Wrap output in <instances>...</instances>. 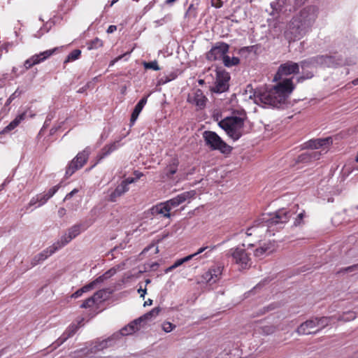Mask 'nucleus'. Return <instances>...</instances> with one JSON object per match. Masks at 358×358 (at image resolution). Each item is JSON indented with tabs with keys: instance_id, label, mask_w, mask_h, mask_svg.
Masks as SVG:
<instances>
[{
	"instance_id": "1",
	"label": "nucleus",
	"mask_w": 358,
	"mask_h": 358,
	"mask_svg": "<svg viewBox=\"0 0 358 358\" xmlns=\"http://www.w3.org/2000/svg\"><path fill=\"white\" fill-rule=\"evenodd\" d=\"M294 87L292 79L286 78L271 89H259L254 92V102L262 106L280 107L285 104Z\"/></svg>"
},
{
	"instance_id": "2",
	"label": "nucleus",
	"mask_w": 358,
	"mask_h": 358,
	"mask_svg": "<svg viewBox=\"0 0 358 358\" xmlns=\"http://www.w3.org/2000/svg\"><path fill=\"white\" fill-rule=\"evenodd\" d=\"M317 17V10L314 6L303 8L293 17L285 31V38L290 43L303 38L308 33Z\"/></svg>"
},
{
	"instance_id": "3",
	"label": "nucleus",
	"mask_w": 358,
	"mask_h": 358,
	"mask_svg": "<svg viewBox=\"0 0 358 358\" xmlns=\"http://www.w3.org/2000/svg\"><path fill=\"white\" fill-rule=\"evenodd\" d=\"M292 215L289 210L285 208L280 209L272 214L263 215L257 220L255 225L247 229L245 234L248 236H255L257 238H262L269 232L282 228L283 224L288 222Z\"/></svg>"
},
{
	"instance_id": "4",
	"label": "nucleus",
	"mask_w": 358,
	"mask_h": 358,
	"mask_svg": "<svg viewBox=\"0 0 358 358\" xmlns=\"http://www.w3.org/2000/svg\"><path fill=\"white\" fill-rule=\"evenodd\" d=\"M332 143L331 137L308 141L305 143V147L311 150L300 155L296 162L298 163H308L318 160L322 155L327 152Z\"/></svg>"
},
{
	"instance_id": "5",
	"label": "nucleus",
	"mask_w": 358,
	"mask_h": 358,
	"mask_svg": "<svg viewBox=\"0 0 358 358\" xmlns=\"http://www.w3.org/2000/svg\"><path fill=\"white\" fill-rule=\"evenodd\" d=\"M218 124L234 141L239 139L243 134L244 122L240 117H227L221 120Z\"/></svg>"
},
{
	"instance_id": "6",
	"label": "nucleus",
	"mask_w": 358,
	"mask_h": 358,
	"mask_svg": "<svg viewBox=\"0 0 358 358\" xmlns=\"http://www.w3.org/2000/svg\"><path fill=\"white\" fill-rule=\"evenodd\" d=\"M203 138L206 145L213 150H219L223 154L229 153L231 148L227 145L215 131H205Z\"/></svg>"
},
{
	"instance_id": "7",
	"label": "nucleus",
	"mask_w": 358,
	"mask_h": 358,
	"mask_svg": "<svg viewBox=\"0 0 358 358\" xmlns=\"http://www.w3.org/2000/svg\"><path fill=\"white\" fill-rule=\"evenodd\" d=\"M336 64V59L329 55H317L301 62V67L303 70L317 66L333 67Z\"/></svg>"
},
{
	"instance_id": "8",
	"label": "nucleus",
	"mask_w": 358,
	"mask_h": 358,
	"mask_svg": "<svg viewBox=\"0 0 358 358\" xmlns=\"http://www.w3.org/2000/svg\"><path fill=\"white\" fill-rule=\"evenodd\" d=\"M245 245L231 248L228 252V255L232 258V261L238 264L241 268H248L252 264L250 254L244 248Z\"/></svg>"
},
{
	"instance_id": "9",
	"label": "nucleus",
	"mask_w": 358,
	"mask_h": 358,
	"mask_svg": "<svg viewBox=\"0 0 358 358\" xmlns=\"http://www.w3.org/2000/svg\"><path fill=\"white\" fill-rule=\"evenodd\" d=\"M92 222L84 224H77L66 231V232L62 235L60 239L55 242V245L57 246L59 249L63 248L66 245H67L71 240L77 237L83 231L86 230L90 225Z\"/></svg>"
},
{
	"instance_id": "10",
	"label": "nucleus",
	"mask_w": 358,
	"mask_h": 358,
	"mask_svg": "<svg viewBox=\"0 0 358 358\" xmlns=\"http://www.w3.org/2000/svg\"><path fill=\"white\" fill-rule=\"evenodd\" d=\"M90 153V149L89 148H86L76 156V157L70 162L66 170V177L71 176L76 171L81 169L85 164Z\"/></svg>"
},
{
	"instance_id": "11",
	"label": "nucleus",
	"mask_w": 358,
	"mask_h": 358,
	"mask_svg": "<svg viewBox=\"0 0 358 358\" xmlns=\"http://www.w3.org/2000/svg\"><path fill=\"white\" fill-rule=\"evenodd\" d=\"M299 66H301V62L298 64L292 61H288L281 64L274 77V80H280L282 76L298 73L299 72Z\"/></svg>"
},
{
	"instance_id": "12",
	"label": "nucleus",
	"mask_w": 358,
	"mask_h": 358,
	"mask_svg": "<svg viewBox=\"0 0 358 358\" xmlns=\"http://www.w3.org/2000/svg\"><path fill=\"white\" fill-rule=\"evenodd\" d=\"M230 76L228 73L224 71H217L215 86L212 91L215 93H222L229 89V80Z\"/></svg>"
},
{
	"instance_id": "13",
	"label": "nucleus",
	"mask_w": 358,
	"mask_h": 358,
	"mask_svg": "<svg viewBox=\"0 0 358 358\" xmlns=\"http://www.w3.org/2000/svg\"><path fill=\"white\" fill-rule=\"evenodd\" d=\"M229 46L225 43H217L207 53L206 57L208 60L214 61L223 59L226 53L229 51Z\"/></svg>"
},
{
	"instance_id": "14",
	"label": "nucleus",
	"mask_w": 358,
	"mask_h": 358,
	"mask_svg": "<svg viewBox=\"0 0 358 358\" xmlns=\"http://www.w3.org/2000/svg\"><path fill=\"white\" fill-rule=\"evenodd\" d=\"M196 192L194 190L182 192L176 197L164 202L168 208L171 210L185 202L195 196Z\"/></svg>"
},
{
	"instance_id": "15",
	"label": "nucleus",
	"mask_w": 358,
	"mask_h": 358,
	"mask_svg": "<svg viewBox=\"0 0 358 358\" xmlns=\"http://www.w3.org/2000/svg\"><path fill=\"white\" fill-rule=\"evenodd\" d=\"M187 101L195 105L198 109H202L206 106L207 98L201 90L196 89L188 94Z\"/></svg>"
},
{
	"instance_id": "16",
	"label": "nucleus",
	"mask_w": 358,
	"mask_h": 358,
	"mask_svg": "<svg viewBox=\"0 0 358 358\" xmlns=\"http://www.w3.org/2000/svg\"><path fill=\"white\" fill-rule=\"evenodd\" d=\"M222 270L221 265L213 266L202 275V278L207 283L214 284L220 279Z\"/></svg>"
},
{
	"instance_id": "17",
	"label": "nucleus",
	"mask_w": 358,
	"mask_h": 358,
	"mask_svg": "<svg viewBox=\"0 0 358 358\" xmlns=\"http://www.w3.org/2000/svg\"><path fill=\"white\" fill-rule=\"evenodd\" d=\"M320 331V329H317L315 318L306 320L302 323L296 329V332L299 335L317 334Z\"/></svg>"
},
{
	"instance_id": "18",
	"label": "nucleus",
	"mask_w": 358,
	"mask_h": 358,
	"mask_svg": "<svg viewBox=\"0 0 358 358\" xmlns=\"http://www.w3.org/2000/svg\"><path fill=\"white\" fill-rule=\"evenodd\" d=\"M59 250L55 243H53L51 246L48 247L41 252L37 254L33 257L31 261V267H34L41 262L45 260L48 257L54 254L56 251Z\"/></svg>"
},
{
	"instance_id": "19",
	"label": "nucleus",
	"mask_w": 358,
	"mask_h": 358,
	"mask_svg": "<svg viewBox=\"0 0 358 358\" xmlns=\"http://www.w3.org/2000/svg\"><path fill=\"white\" fill-rule=\"evenodd\" d=\"M275 250V245L271 241L259 243V245L254 251L255 257L262 259L270 255Z\"/></svg>"
},
{
	"instance_id": "20",
	"label": "nucleus",
	"mask_w": 358,
	"mask_h": 358,
	"mask_svg": "<svg viewBox=\"0 0 358 358\" xmlns=\"http://www.w3.org/2000/svg\"><path fill=\"white\" fill-rule=\"evenodd\" d=\"M141 323V320L136 319L131 322H130L128 325L123 327L119 331H117L113 334V337H116L117 339L120 338L122 336H127L132 334L135 331L139 329L138 324Z\"/></svg>"
},
{
	"instance_id": "21",
	"label": "nucleus",
	"mask_w": 358,
	"mask_h": 358,
	"mask_svg": "<svg viewBox=\"0 0 358 358\" xmlns=\"http://www.w3.org/2000/svg\"><path fill=\"white\" fill-rule=\"evenodd\" d=\"M150 214L157 218H170V210L163 203H158L150 209Z\"/></svg>"
},
{
	"instance_id": "22",
	"label": "nucleus",
	"mask_w": 358,
	"mask_h": 358,
	"mask_svg": "<svg viewBox=\"0 0 358 358\" xmlns=\"http://www.w3.org/2000/svg\"><path fill=\"white\" fill-rule=\"evenodd\" d=\"M79 327L76 324L70 325L64 334L55 341V348L59 347L63 344L68 338L73 336L78 329Z\"/></svg>"
},
{
	"instance_id": "23",
	"label": "nucleus",
	"mask_w": 358,
	"mask_h": 358,
	"mask_svg": "<svg viewBox=\"0 0 358 358\" xmlns=\"http://www.w3.org/2000/svg\"><path fill=\"white\" fill-rule=\"evenodd\" d=\"M129 187L122 182L118 185L116 188L109 194V201L111 202L116 201L117 199L122 196L124 194L129 191Z\"/></svg>"
},
{
	"instance_id": "24",
	"label": "nucleus",
	"mask_w": 358,
	"mask_h": 358,
	"mask_svg": "<svg viewBox=\"0 0 358 358\" xmlns=\"http://www.w3.org/2000/svg\"><path fill=\"white\" fill-rule=\"evenodd\" d=\"M56 50L57 48H53L52 50H45L40 52L39 54L34 55L30 57V59L34 65H36L49 58L53 55Z\"/></svg>"
},
{
	"instance_id": "25",
	"label": "nucleus",
	"mask_w": 358,
	"mask_h": 358,
	"mask_svg": "<svg viewBox=\"0 0 358 358\" xmlns=\"http://www.w3.org/2000/svg\"><path fill=\"white\" fill-rule=\"evenodd\" d=\"M120 147L119 142H114L111 144L105 145L99 155V159L101 160L106 157V156L109 155L110 153L116 150Z\"/></svg>"
},
{
	"instance_id": "26",
	"label": "nucleus",
	"mask_w": 358,
	"mask_h": 358,
	"mask_svg": "<svg viewBox=\"0 0 358 358\" xmlns=\"http://www.w3.org/2000/svg\"><path fill=\"white\" fill-rule=\"evenodd\" d=\"M120 147L119 142H114L111 144L105 145L99 155V159L101 160L106 157V156L109 155L110 153L116 150Z\"/></svg>"
},
{
	"instance_id": "27",
	"label": "nucleus",
	"mask_w": 358,
	"mask_h": 358,
	"mask_svg": "<svg viewBox=\"0 0 358 358\" xmlns=\"http://www.w3.org/2000/svg\"><path fill=\"white\" fill-rule=\"evenodd\" d=\"M120 147L119 142H114L111 144L105 145L99 155V159L101 160L106 157V156L109 155L110 153L116 150Z\"/></svg>"
},
{
	"instance_id": "28",
	"label": "nucleus",
	"mask_w": 358,
	"mask_h": 358,
	"mask_svg": "<svg viewBox=\"0 0 358 358\" xmlns=\"http://www.w3.org/2000/svg\"><path fill=\"white\" fill-rule=\"evenodd\" d=\"M215 248H216L215 245L201 247L196 252H194V254H192L191 255H192V259H193L194 257H195L198 256L199 255L203 253V252L206 251L202 256L199 257L198 259L207 258L209 257V252H210L211 251L215 250Z\"/></svg>"
},
{
	"instance_id": "29",
	"label": "nucleus",
	"mask_w": 358,
	"mask_h": 358,
	"mask_svg": "<svg viewBox=\"0 0 358 358\" xmlns=\"http://www.w3.org/2000/svg\"><path fill=\"white\" fill-rule=\"evenodd\" d=\"M160 311H161L160 308H159V307L155 308L152 310L145 313V315L138 317V319L141 320V322H143V321L151 320L152 319L155 318L159 315Z\"/></svg>"
},
{
	"instance_id": "30",
	"label": "nucleus",
	"mask_w": 358,
	"mask_h": 358,
	"mask_svg": "<svg viewBox=\"0 0 358 358\" xmlns=\"http://www.w3.org/2000/svg\"><path fill=\"white\" fill-rule=\"evenodd\" d=\"M25 117V113L17 115L7 127H5L3 131H9L14 129L20 122Z\"/></svg>"
},
{
	"instance_id": "31",
	"label": "nucleus",
	"mask_w": 358,
	"mask_h": 358,
	"mask_svg": "<svg viewBox=\"0 0 358 358\" xmlns=\"http://www.w3.org/2000/svg\"><path fill=\"white\" fill-rule=\"evenodd\" d=\"M117 340L116 337H113V334L108 338L101 341L98 345L96 346L97 350H101L104 348H107L113 345V343Z\"/></svg>"
},
{
	"instance_id": "32",
	"label": "nucleus",
	"mask_w": 358,
	"mask_h": 358,
	"mask_svg": "<svg viewBox=\"0 0 358 358\" xmlns=\"http://www.w3.org/2000/svg\"><path fill=\"white\" fill-rule=\"evenodd\" d=\"M316 324L317 326V329H320V331L328 326L333 317H315Z\"/></svg>"
},
{
	"instance_id": "33",
	"label": "nucleus",
	"mask_w": 358,
	"mask_h": 358,
	"mask_svg": "<svg viewBox=\"0 0 358 358\" xmlns=\"http://www.w3.org/2000/svg\"><path fill=\"white\" fill-rule=\"evenodd\" d=\"M358 315V312L348 311L344 313L342 315L338 317V321L349 322L355 320Z\"/></svg>"
},
{
	"instance_id": "34",
	"label": "nucleus",
	"mask_w": 358,
	"mask_h": 358,
	"mask_svg": "<svg viewBox=\"0 0 358 358\" xmlns=\"http://www.w3.org/2000/svg\"><path fill=\"white\" fill-rule=\"evenodd\" d=\"M223 64L227 67H231L236 66L239 64V59L236 57H230L228 55H226L222 59Z\"/></svg>"
},
{
	"instance_id": "35",
	"label": "nucleus",
	"mask_w": 358,
	"mask_h": 358,
	"mask_svg": "<svg viewBox=\"0 0 358 358\" xmlns=\"http://www.w3.org/2000/svg\"><path fill=\"white\" fill-rule=\"evenodd\" d=\"M257 331L264 335H269L275 331V327L273 325H261L258 327Z\"/></svg>"
},
{
	"instance_id": "36",
	"label": "nucleus",
	"mask_w": 358,
	"mask_h": 358,
	"mask_svg": "<svg viewBox=\"0 0 358 358\" xmlns=\"http://www.w3.org/2000/svg\"><path fill=\"white\" fill-rule=\"evenodd\" d=\"M115 273H116V269L111 268V269L108 270V271H106L102 275H101V276L98 277L97 278H96L95 279L96 282H97L98 283H101L104 280H106V279H108V278H110L111 276H113Z\"/></svg>"
},
{
	"instance_id": "37",
	"label": "nucleus",
	"mask_w": 358,
	"mask_h": 358,
	"mask_svg": "<svg viewBox=\"0 0 358 358\" xmlns=\"http://www.w3.org/2000/svg\"><path fill=\"white\" fill-rule=\"evenodd\" d=\"M81 54V51L80 50H74L72 52H71L69 55L67 56L66 59L64 60V63H67L71 61H74L78 59Z\"/></svg>"
},
{
	"instance_id": "38",
	"label": "nucleus",
	"mask_w": 358,
	"mask_h": 358,
	"mask_svg": "<svg viewBox=\"0 0 358 358\" xmlns=\"http://www.w3.org/2000/svg\"><path fill=\"white\" fill-rule=\"evenodd\" d=\"M143 107L142 106H140V105L138 104H136L134 110H133V113L131 114V122L132 123H134L138 118L139 114L141 113V110H143Z\"/></svg>"
},
{
	"instance_id": "39",
	"label": "nucleus",
	"mask_w": 358,
	"mask_h": 358,
	"mask_svg": "<svg viewBox=\"0 0 358 358\" xmlns=\"http://www.w3.org/2000/svg\"><path fill=\"white\" fill-rule=\"evenodd\" d=\"M98 302L94 299L93 296L87 299L80 306L82 308H87L92 307L94 304Z\"/></svg>"
},
{
	"instance_id": "40",
	"label": "nucleus",
	"mask_w": 358,
	"mask_h": 358,
	"mask_svg": "<svg viewBox=\"0 0 358 358\" xmlns=\"http://www.w3.org/2000/svg\"><path fill=\"white\" fill-rule=\"evenodd\" d=\"M143 66L146 69H152L155 71L160 70V67L156 60L150 62H144Z\"/></svg>"
},
{
	"instance_id": "41",
	"label": "nucleus",
	"mask_w": 358,
	"mask_h": 358,
	"mask_svg": "<svg viewBox=\"0 0 358 358\" xmlns=\"http://www.w3.org/2000/svg\"><path fill=\"white\" fill-rule=\"evenodd\" d=\"M97 284H99V283L97 282H96V280H94L92 282H91L90 283L83 286L82 288H80L79 289H80V292H82V294H83V293L90 292V290L94 289Z\"/></svg>"
},
{
	"instance_id": "42",
	"label": "nucleus",
	"mask_w": 358,
	"mask_h": 358,
	"mask_svg": "<svg viewBox=\"0 0 358 358\" xmlns=\"http://www.w3.org/2000/svg\"><path fill=\"white\" fill-rule=\"evenodd\" d=\"M166 175L167 177H171L177 171V163L174 162L173 164L169 166L166 169Z\"/></svg>"
},
{
	"instance_id": "43",
	"label": "nucleus",
	"mask_w": 358,
	"mask_h": 358,
	"mask_svg": "<svg viewBox=\"0 0 358 358\" xmlns=\"http://www.w3.org/2000/svg\"><path fill=\"white\" fill-rule=\"evenodd\" d=\"M192 259V255H187L184 258L178 259L176 261V262L173 264V266L174 268L181 266L182 264L189 262V260Z\"/></svg>"
},
{
	"instance_id": "44",
	"label": "nucleus",
	"mask_w": 358,
	"mask_h": 358,
	"mask_svg": "<svg viewBox=\"0 0 358 358\" xmlns=\"http://www.w3.org/2000/svg\"><path fill=\"white\" fill-rule=\"evenodd\" d=\"M162 327V329L166 333L171 332L176 328V325L169 322H164Z\"/></svg>"
},
{
	"instance_id": "45",
	"label": "nucleus",
	"mask_w": 358,
	"mask_h": 358,
	"mask_svg": "<svg viewBox=\"0 0 358 358\" xmlns=\"http://www.w3.org/2000/svg\"><path fill=\"white\" fill-rule=\"evenodd\" d=\"M305 217V211L302 210L301 213H299L297 215V217L295 218L294 224V226H299L301 224H303V219Z\"/></svg>"
},
{
	"instance_id": "46",
	"label": "nucleus",
	"mask_w": 358,
	"mask_h": 358,
	"mask_svg": "<svg viewBox=\"0 0 358 358\" xmlns=\"http://www.w3.org/2000/svg\"><path fill=\"white\" fill-rule=\"evenodd\" d=\"M105 294V290H99L96 292H95L92 296L97 302H100L102 299H104Z\"/></svg>"
},
{
	"instance_id": "47",
	"label": "nucleus",
	"mask_w": 358,
	"mask_h": 358,
	"mask_svg": "<svg viewBox=\"0 0 358 358\" xmlns=\"http://www.w3.org/2000/svg\"><path fill=\"white\" fill-rule=\"evenodd\" d=\"M358 271V264H354L344 268H342L340 272L343 273H352Z\"/></svg>"
},
{
	"instance_id": "48",
	"label": "nucleus",
	"mask_w": 358,
	"mask_h": 358,
	"mask_svg": "<svg viewBox=\"0 0 358 358\" xmlns=\"http://www.w3.org/2000/svg\"><path fill=\"white\" fill-rule=\"evenodd\" d=\"M37 199H38V206H41L45 204L49 198L47 196L46 194L37 195Z\"/></svg>"
},
{
	"instance_id": "49",
	"label": "nucleus",
	"mask_w": 358,
	"mask_h": 358,
	"mask_svg": "<svg viewBox=\"0 0 358 358\" xmlns=\"http://www.w3.org/2000/svg\"><path fill=\"white\" fill-rule=\"evenodd\" d=\"M58 188H59L58 186H55V187H52L51 189H50L49 191L47 193H45L49 199H50L57 192V191L58 190Z\"/></svg>"
},
{
	"instance_id": "50",
	"label": "nucleus",
	"mask_w": 358,
	"mask_h": 358,
	"mask_svg": "<svg viewBox=\"0 0 358 358\" xmlns=\"http://www.w3.org/2000/svg\"><path fill=\"white\" fill-rule=\"evenodd\" d=\"M33 66H34V64L32 63V62L30 59V58H29L27 60H25V62L24 63V67L25 70L29 69Z\"/></svg>"
},
{
	"instance_id": "51",
	"label": "nucleus",
	"mask_w": 358,
	"mask_h": 358,
	"mask_svg": "<svg viewBox=\"0 0 358 358\" xmlns=\"http://www.w3.org/2000/svg\"><path fill=\"white\" fill-rule=\"evenodd\" d=\"M136 179L134 178H127L122 181L123 184H125L127 187H129V185L134 182Z\"/></svg>"
},
{
	"instance_id": "52",
	"label": "nucleus",
	"mask_w": 358,
	"mask_h": 358,
	"mask_svg": "<svg viewBox=\"0 0 358 358\" xmlns=\"http://www.w3.org/2000/svg\"><path fill=\"white\" fill-rule=\"evenodd\" d=\"M313 76V74L311 72H308L306 76H302L298 78V81L301 82L304 80L305 79L311 78Z\"/></svg>"
},
{
	"instance_id": "53",
	"label": "nucleus",
	"mask_w": 358,
	"mask_h": 358,
	"mask_svg": "<svg viewBox=\"0 0 358 358\" xmlns=\"http://www.w3.org/2000/svg\"><path fill=\"white\" fill-rule=\"evenodd\" d=\"M129 54L128 52L127 53H125L124 55H120L118 56L117 57L115 58L114 59H113L112 61H110V64H109V66H113L117 62H118L119 60H120L121 59L123 58V57L126 55Z\"/></svg>"
},
{
	"instance_id": "54",
	"label": "nucleus",
	"mask_w": 358,
	"mask_h": 358,
	"mask_svg": "<svg viewBox=\"0 0 358 358\" xmlns=\"http://www.w3.org/2000/svg\"><path fill=\"white\" fill-rule=\"evenodd\" d=\"M37 203H38V199H37V196L33 197V198L30 200V201H29V204H28V206H27V209H28V208H29V207H31V206H34V205L36 204Z\"/></svg>"
},
{
	"instance_id": "55",
	"label": "nucleus",
	"mask_w": 358,
	"mask_h": 358,
	"mask_svg": "<svg viewBox=\"0 0 358 358\" xmlns=\"http://www.w3.org/2000/svg\"><path fill=\"white\" fill-rule=\"evenodd\" d=\"M212 6L215 8H220L222 6V3L220 0H213Z\"/></svg>"
},
{
	"instance_id": "56",
	"label": "nucleus",
	"mask_w": 358,
	"mask_h": 358,
	"mask_svg": "<svg viewBox=\"0 0 358 358\" xmlns=\"http://www.w3.org/2000/svg\"><path fill=\"white\" fill-rule=\"evenodd\" d=\"M77 192H78V189H73L71 192H69V194H67L66 195L64 201L69 199L70 198H71Z\"/></svg>"
},
{
	"instance_id": "57",
	"label": "nucleus",
	"mask_w": 358,
	"mask_h": 358,
	"mask_svg": "<svg viewBox=\"0 0 358 358\" xmlns=\"http://www.w3.org/2000/svg\"><path fill=\"white\" fill-rule=\"evenodd\" d=\"M147 101H148V96L142 98L137 104L140 105V106H142L143 108L144 106L146 104Z\"/></svg>"
},
{
	"instance_id": "58",
	"label": "nucleus",
	"mask_w": 358,
	"mask_h": 358,
	"mask_svg": "<svg viewBox=\"0 0 358 358\" xmlns=\"http://www.w3.org/2000/svg\"><path fill=\"white\" fill-rule=\"evenodd\" d=\"M117 27L115 25H110L107 29V33L111 34L116 31Z\"/></svg>"
},
{
	"instance_id": "59",
	"label": "nucleus",
	"mask_w": 358,
	"mask_h": 358,
	"mask_svg": "<svg viewBox=\"0 0 358 358\" xmlns=\"http://www.w3.org/2000/svg\"><path fill=\"white\" fill-rule=\"evenodd\" d=\"M82 295H83L82 292H80V289H78L76 292H74L71 295V298L76 299V298L81 296Z\"/></svg>"
},
{
	"instance_id": "60",
	"label": "nucleus",
	"mask_w": 358,
	"mask_h": 358,
	"mask_svg": "<svg viewBox=\"0 0 358 358\" xmlns=\"http://www.w3.org/2000/svg\"><path fill=\"white\" fill-rule=\"evenodd\" d=\"M66 214V210L64 208H61L58 210V215L59 217H63Z\"/></svg>"
},
{
	"instance_id": "61",
	"label": "nucleus",
	"mask_w": 358,
	"mask_h": 358,
	"mask_svg": "<svg viewBox=\"0 0 358 358\" xmlns=\"http://www.w3.org/2000/svg\"><path fill=\"white\" fill-rule=\"evenodd\" d=\"M138 293L141 294V297H144L145 293H146V289H143L142 288H140L138 290Z\"/></svg>"
},
{
	"instance_id": "62",
	"label": "nucleus",
	"mask_w": 358,
	"mask_h": 358,
	"mask_svg": "<svg viewBox=\"0 0 358 358\" xmlns=\"http://www.w3.org/2000/svg\"><path fill=\"white\" fill-rule=\"evenodd\" d=\"M134 175L136 176V179L137 180V179H139L143 176V173H140L138 171H135Z\"/></svg>"
},
{
	"instance_id": "63",
	"label": "nucleus",
	"mask_w": 358,
	"mask_h": 358,
	"mask_svg": "<svg viewBox=\"0 0 358 358\" xmlns=\"http://www.w3.org/2000/svg\"><path fill=\"white\" fill-rule=\"evenodd\" d=\"M152 300L148 299V301H145L144 306H150V305H152Z\"/></svg>"
},
{
	"instance_id": "64",
	"label": "nucleus",
	"mask_w": 358,
	"mask_h": 358,
	"mask_svg": "<svg viewBox=\"0 0 358 358\" xmlns=\"http://www.w3.org/2000/svg\"><path fill=\"white\" fill-rule=\"evenodd\" d=\"M174 269V267L172 266H169V268H167L165 271L166 273H168V272H170L171 271H173Z\"/></svg>"
}]
</instances>
